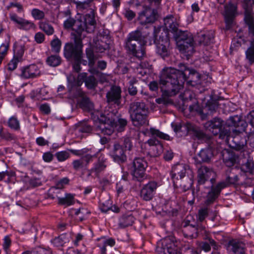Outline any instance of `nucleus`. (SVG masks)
Returning a JSON list of instances; mask_svg holds the SVG:
<instances>
[{"label": "nucleus", "instance_id": "22", "mask_svg": "<svg viewBox=\"0 0 254 254\" xmlns=\"http://www.w3.org/2000/svg\"><path fill=\"white\" fill-rule=\"evenodd\" d=\"M111 156L115 162L118 163L125 162L127 160V156L124 150L119 144H115Z\"/></svg>", "mask_w": 254, "mask_h": 254}, {"label": "nucleus", "instance_id": "62", "mask_svg": "<svg viewBox=\"0 0 254 254\" xmlns=\"http://www.w3.org/2000/svg\"><path fill=\"white\" fill-rule=\"evenodd\" d=\"M124 147L126 150H130L132 145L129 138H125L124 141Z\"/></svg>", "mask_w": 254, "mask_h": 254}, {"label": "nucleus", "instance_id": "63", "mask_svg": "<svg viewBox=\"0 0 254 254\" xmlns=\"http://www.w3.org/2000/svg\"><path fill=\"white\" fill-rule=\"evenodd\" d=\"M40 110L45 114H49L51 112V108L48 104L41 105Z\"/></svg>", "mask_w": 254, "mask_h": 254}, {"label": "nucleus", "instance_id": "6", "mask_svg": "<svg viewBox=\"0 0 254 254\" xmlns=\"http://www.w3.org/2000/svg\"><path fill=\"white\" fill-rule=\"evenodd\" d=\"M179 50L187 56H190L194 51L193 38L188 32H182L177 40Z\"/></svg>", "mask_w": 254, "mask_h": 254}, {"label": "nucleus", "instance_id": "38", "mask_svg": "<svg viewBox=\"0 0 254 254\" xmlns=\"http://www.w3.org/2000/svg\"><path fill=\"white\" fill-rule=\"evenodd\" d=\"M52 52L58 53L60 52L62 46L61 41L56 36L53 39L50 43Z\"/></svg>", "mask_w": 254, "mask_h": 254}, {"label": "nucleus", "instance_id": "10", "mask_svg": "<svg viewBox=\"0 0 254 254\" xmlns=\"http://www.w3.org/2000/svg\"><path fill=\"white\" fill-rule=\"evenodd\" d=\"M154 43L156 46L157 53L162 58L164 59L170 55V51L169 49L170 42L167 37L164 39L160 37L158 40L157 36L155 35Z\"/></svg>", "mask_w": 254, "mask_h": 254}, {"label": "nucleus", "instance_id": "45", "mask_svg": "<svg viewBox=\"0 0 254 254\" xmlns=\"http://www.w3.org/2000/svg\"><path fill=\"white\" fill-rule=\"evenodd\" d=\"M31 14L33 17L36 20H41L45 16L44 12L37 8H34L31 11Z\"/></svg>", "mask_w": 254, "mask_h": 254}, {"label": "nucleus", "instance_id": "39", "mask_svg": "<svg viewBox=\"0 0 254 254\" xmlns=\"http://www.w3.org/2000/svg\"><path fill=\"white\" fill-rule=\"evenodd\" d=\"M246 56L251 64L254 63V40L251 42L250 47L246 51Z\"/></svg>", "mask_w": 254, "mask_h": 254}, {"label": "nucleus", "instance_id": "16", "mask_svg": "<svg viewBox=\"0 0 254 254\" xmlns=\"http://www.w3.org/2000/svg\"><path fill=\"white\" fill-rule=\"evenodd\" d=\"M215 176V172L213 170L206 166H202L200 167L197 171V182L199 185H202L208 179L211 180Z\"/></svg>", "mask_w": 254, "mask_h": 254}, {"label": "nucleus", "instance_id": "42", "mask_svg": "<svg viewBox=\"0 0 254 254\" xmlns=\"http://www.w3.org/2000/svg\"><path fill=\"white\" fill-rule=\"evenodd\" d=\"M149 132L151 135L154 137H158L161 139H164L165 140H169L170 136L166 134H165L159 130L155 129L154 128H150L149 130Z\"/></svg>", "mask_w": 254, "mask_h": 254}, {"label": "nucleus", "instance_id": "60", "mask_svg": "<svg viewBox=\"0 0 254 254\" xmlns=\"http://www.w3.org/2000/svg\"><path fill=\"white\" fill-rule=\"evenodd\" d=\"M224 160L226 166L228 167L233 166L236 161L235 157L232 155H231V156L228 159H224Z\"/></svg>", "mask_w": 254, "mask_h": 254}, {"label": "nucleus", "instance_id": "21", "mask_svg": "<svg viewBox=\"0 0 254 254\" xmlns=\"http://www.w3.org/2000/svg\"><path fill=\"white\" fill-rule=\"evenodd\" d=\"M138 42H136V41L128 40H126L125 48L133 56H135L138 58L143 57L145 54V51L143 48H141L140 50H137L136 44Z\"/></svg>", "mask_w": 254, "mask_h": 254}, {"label": "nucleus", "instance_id": "41", "mask_svg": "<svg viewBox=\"0 0 254 254\" xmlns=\"http://www.w3.org/2000/svg\"><path fill=\"white\" fill-rule=\"evenodd\" d=\"M127 125V121L125 119H119L116 122H115V130L118 132H122L124 130L125 127Z\"/></svg>", "mask_w": 254, "mask_h": 254}, {"label": "nucleus", "instance_id": "5", "mask_svg": "<svg viewBox=\"0 0 254 254\" xmlns=\"http://www.w3.org/2000/svg\"><path fill=\"white\" fill-rule=\"evenodd\" d=\"M67 80L68 82L67 87L70 91L72 90L74 88H78L83 84L85 83V86L88 89H93L97 85V81L93 75L87 76L86 72H82L79 73L77 77L72 74H70L67 76Z\"/></svg>", "mask_w": 254, "mask_h": 254}, {"label": "nucleus", "instance_id": "48", "mask_svg": "<svg viewBox=\"0 0 254 254\" xmlns=\"http://www.w3.org/2000/svg\"><path fill=\"white\" fill-rule=\"evenodd\" d=\"M12 7H16L17 8V12L18 13H21L23 12V7L22 5L17 1H13L9 3V5H8L6 7L7 9H9Z\"/></svg>", "mask_w": 254, "mask_h": 254}, {"label": "nucleus", "instance_id": "56", "mask_svg": "<svg viewBox=\"0 0 254 254\" xmlns=\"http://www.w3.org/2000/svg\"><path fill=\"white\" fill-rule=\"evenodd\" d=\"M4 174V178L6 176L8 177L6 182L7 183H10L12 180L15 177V173L12 171H3Z\"/></svg>", "mask_w": 254, "mask_h": 254}, {"label": "nucleus", "instance_id": "53", "mask_svg": "<svg viewBox=\"0 0 254 254\" xmlns=\"http://www.w3.org/2000/svg\"><path fill=\"white\" fill-rule=\"evenodd\" d=\"M189 110L190 113L192 114L195 113L201 114L202 112V110L197 103H194L190 105L189 106Z\"/></svg>", "mask_w": 254, "mask_h": 254}, {"label": "nucleus", "instance_id": "7", "mask_svg": "<svg viewBox=\"0 0 254 254\" xmlns=\"http://www.w3.org/2000/svg\"><path fill=\"white\" fill-rule=\"evenodd\" d=\"M147 167V163L143 158H135L132 162V176L138 181H142L145 177Z\"/></svg>", "mask_w": 254, "mask_h": 254}, {"label": "nucleus", "instance_id": "1", "mask_svg": "<svg viewBox=\"0 0 254 254\" xmlns=\"http://www.w3.org/2000/svg\"><path fill=\"white\" fill-rule=\"evenodd\" d=\"M184 67L183 71H180L172 67L164 68L160 76V84L161 88L165 87V90L171 91L176 94L184 87L185 81L191 86L200 84V74L193 69L187 68L185 65L181 64L180 67Z\"/></svg>", "mask_w": 254, "mask_h": 254}, {"label": "nucleus", "instance_id": "24", "mask_svg": "<svg viewBox=\"0 0 254 254\" xmlns=\"http://www.w3.org/2000/svg\"><path fill=\"white\" fill-rule=\"evenodd\" d=\"M106 167V160L104 157L100 156L98 161L94 164L93 167L89 170V175L94 173L96 177H98L100 173L104 171Z\"/></svg>", "mask_w": 254, "mask_h": 254}, {"label": "nucleus", "instance_id": "34", "mask_svg": "<svg viewBox=\"0 0 254 254\" xmlns=\"http://www.w3.org/2000/svg\"><path fill=\"white\" fill-rule=\"evenodd\" d=\"M73 199V195L70 193L66 194L65 197H58V203L65 206H69L73 204L74 202Z\"/></svg>", "mask_w": 254, "mask_h": 254}, {"label": "nucleus", "instance_id": "25", "mask_svg": "<svg viewBox=\"0 0 254 254\" xmlns=\"http://www.w3.org/2000/svg\"><path fill=\"white\" fill-rule=\"evenodd\" d=\"M84 20V22H82V25L84 26V30H85L88 32L93 31L96 24L94 11L92 10L90 13L86 14Z\"/></svg>", "mask_w": 254, "mask_h": 254}, {"label": "nucleus", "instance_id": "19", "mask_svg": "<svg viewBox=\"0 0 254 254\" xmlns=\"http://www.w3.org/2000/svg\"><path fill=\"white\" fill-rule=\"evenodd\" d=\"M84 26L82 25L81 20H75L71 17L66 19L64 23V27L65 29L75 31L78 34L84 31Z\"/></svg>", "mask_w": 254, "mask_h": 254}, {"label": "nucleus", "instance_id": "28", "mask_svg": "<svg viewBox=\"0 0 254 254\" xmlns=\"http://www.w3.org/2000/svg\"><path fill=\"white\" fill-rule=\"evenodd\" d=\"M186 128L187 130L188 134L192 136L195 138L200 140L205 137V134L202 131L195 127L190 123H187Z\"/></svg>", "mask_w": 254, "mask_h": 254}, {"label": "nucleus", "instance_id": "15", "mask_svg": "<svg viewBox=\"0 0 254 254\" xmlns=\"http://www.w3.org/2000/svg\"><path fill=\"white\" fill-rule=\"evenodd\" d=\"M237 9L236 4L229 3L225 5L224 16L226 23V29L230 28L233 20L237 15Z\"/></svg>", "mask_w": 254, "mask_h": 254}, {"label": "nucleus", "instance_id": "14", "mask_svg": "<svg viewBox=\"0 0 254 254\" xmlns=\"http://www.w3.org/2000/svg\"><path fill=\"white\" fill-rule=\"evenodd\" d=\"M97 156V154H86L79 159L74 160L72 163L73 168L75 171L86 169L89 164L92 162L93 158Z\"/></svg>", "mask_w": 254, "mask_h": 254}, {"label": "nucleus", "instance_id": "46", "mask_svg": "<svg viewBox=\"0 0 254 254\" xmlns=\"http://www.w3.org/2000/svg\"><path fill=\"white\" fill-rule=\"evenodd\" d=\"M55 156L59 161L63 162L67 159L70 155L67 151H62L57 152Z\"/></svg>", "mask_w": 254, "mask_h": 254}, {"label": "nucleus", "instance_id": "31", "mask_svg": "<svg viewBox=\"0 0 254 254\" xmlns=\"http://www.w3.org/2000/svg\"><path fill=\"white\" fill-rule=\"evenodd\" d=\"M212 156V151L210 148L203 149L200 150L197 156L199 163L208 162Z\"/></svg>", "mask_w": 254, "mask_h": 254}, {"label": "nucleus", "instance_id": "18", "mask_svg": "<svg viewBox=\"0 0 254 254\" xmlns=\"http://www.w3.org/2000/svg\"><path fill=\"white\" fill-rule=\"evenodd\" d=\"M178 251L176 244L170 238L162 241L161 249L159 250V254H177Z\"/></svg>", "mask_w": 254, "mask_h": 254}, {"label": "nucleus", "instance_id": "12", "mask_svg": "<svg viewBox=\"0 0 254 254\" xmlns=\"http://www.w3.org/2000/svg\"><path fill=\"white\" fill-rule=\"evenodd\" d=\"M157 12L153 9L147 7L141 12L138 16V20L142 25L154 22L156 19Z\"/></svg>", "mask_w": 254, "mask_h": 254}, {"label": "nucleus", "instance_id": "36", "mask_svg": "<svg viewBox=\"0 0 254 254\" xmlns=\"http://www.w3.org/2000/svg\"><path fill=\"white\" fill-rule=\"evenodd\" d=\"M150 146H152V149H156V153H154L155 156L159 155L162 152L163 147L161 144L158 143V141L154 139H150L147 141Z\"/></svg>", "mask_w": 254, "mask_h": 254}, {"label": "nucleus", "instance_id": "26", "mask_svg": "<svg viewBox=\"0 0 254 254\" xmlns=\"http://www.w3.org/2000/svg\"><path fill=\"white\" fill-rule=\"evenodd\" d=\"M187 167L183 164L175 165L171 171L172 178L175 180L183 179L186 175Z\"/></svg>", "mask_w": 254, "mask_h": 254}, {"label": "nucleus", "instance_id": "2", "mask_svg": "<svg viewBox=\"0 0 254 254\" xmlns=\"http://www.w3.org/2000/svg\"><path fill=\"white\" fill-rule=\"evenodd\" d=\"M228 130H223L224 122L220 118H215L204 124L205 128L214 135L219 134V138L226 140L228 143L231 137L235 138L241 132L245 131L247 124L238 116L230 117L227 122Z\"/></svg>", "mask_w": 254, "mask_h": 254}, {"label": "nucleus", "instance_id": "4", "mask_svg": "<svg viewBox=\"0 0 254 254\" xmlns=\"http://www.w3.org/2000/svg\"><path fill=\"white\" fill-rule=\"evenodd\" d=\"M75 46L71 43H66L64 47V55L66 59L73 58L75 62L73 64V68L74 71L78 72L81 68L80 62L82 55V45L80 38L76 37L74 39Z\"/></svg>", "mask_w": 254, "mask_h": 254}, {"label": "nucleus", "instance_id": "51", "mask_svg": "<svg viewBox=\"0 0 254 254\" xmlns=\"http://www.w3.org/2000/svg\"><path fill=\"white\" fill-rule=\"evenodd\" d=\"M11 245V241L9 236H5L3 238L2 244L3 249L6 253H7Z\"/></svg>", "mask_w": 254, "mask_h": 254}, {"label": "nucleus", "instance_id": "13", "mask_svg": "<svg viewBox=\"0 0 254 254\" xmlns=\"http://www.w3.org/2000/svg\"><path fill=\"white\" fill-rule=\"evenodd\" d=\"M158 187L157 182H149L142 188L140 192L141 197L146 201L151 200L154 196Z\"/></svg>", "mask_w": 254, "mask_h": 254}, {"label": "nucleus", "instance_id": "54", "mask_svg": "<svg viewBox=\"0 0 254 254\" xmlns=\"http://www.w3.org/2000/svg\"><path fill=\"white\" fill-rule=\"evenodd\" d=\"M208 215V209L202 208L198 211V219L200 221H203Z\"/></svg>", "mask_w": 254, "mask_h": 254}, {"label": "nucleus", "instance_id": "61", "mask_svg": "<svg viewBox=\"0 0 254 254\" xmlns=\"http://www.w3.org/2000/svg\"><path fill=\"white\" fill-rule=\"evenodd\" d=\"M124 14L128 20H132L135 16V13L129 9H126Z\"/></svg>", "mask_w": 254, "mask_h": 254}, {"label": "nucleus", "instance_id": "11", "mask_svg": "<svg viewBox=\"0 0 254 254\" xmlns=\"http://www.w3.org/2000/svg\"><path fill=\"white\" fill-rule=\"evenodd\" d=\"M9 18L21 30L28 31L35 28V25L33 22L19 17L14 13H10Z\"/></svg>", "mask_w": 254, "mask_h": 254}, {"label": "nucleus", "instance_id": "23", "mask_svg": "<svg viewBox=\"0 0 254 254\" xmlns=\"http://www.w3.org/2000/svg\"><path fill=\"white\" fill-rule=\"evenodd\" d=\"M121 89L116 86H112L110 90L107 93V98L108 102H114L119 105L120 103Z\"/></svg>", "mask_w": 254, "mask_h": 254}, {"label": "nucleus", "instance_id": "9", "mask_svg": "<svg viewBox=\"0 0 254 254\" xmlns=\"http://www.w3.org/2000/svg\"><path fill=\"white\" fill-rule=\"evenodd\" d=\"M20 77L25 79L35 78L41 74L39 67L35 64L23 66L20 68Z\"/></svg>", "mask_w": 254, "mask_h": 254}, {"label": "nucleus", "instance_id": "3", "mask_svg": "<svg viewBox=\"0 0 254 254\" xmlns=\"http://www.w3.org/2000/svg\"><path fill=\"white\" fill-rule=\"evenodd\" d=\"M129 112L134 126L139 127L148 123V108L143 102H134L130 104Z\"/></svg>", "mask_w": 254, "mask_h": 254}, {"label": "nucleus", "instance_id": "33", "mask_svg": "<svg viewBox=\"0 0 254 254\" xmlns=\"http://www.w3.org/2000/svg\"><path fill=\"white\" fill-rule=\"evenodd\" d=\"M39 28L48 35H52L54 33V28L51 24L46 21H41L39 23Z\"/></svg>", "mask_w": 254, "mask_h": 254}, {"label": "nucleus", "instance_id": "8", "mask_svg": "<svg viewBox=\"0 0 254 254\" xmlns=\"http://www.w3.org/2000/svg\"><path fill=\"white\" fill-rule=\"evenodd\" d=\"M115 121L105 116H101L99 119L97 130L105 134L110 135L115 131Z\"/></svg>", "mask_w": 254, "mask_h": 254}, {"label": "nucleus", "instance_id": "59", "mask_svg": "<svg viewBox=\"0 0 254 254\" xmlns=\"http://www.w3.org/2000/svg\"><path fill=\"white\" fill-rule=\"evenodd\" d=\"M76 4L77 8L81 10L86 9L90 6V4L86 1H78L76 2Z\"/></svg>", "mask_w": 254, "mask_h": 254}, {"label": "nucleus", "instance_id": "55", "mask_svg": "<svg viewBox=\"0 0 254 254\" xmlns=\"http://www.w3.org/2000/svg\"><path fill=\"white\" fill-rule=\"evenodd\" d=\"M45 39L44 34L40 32H37L35 34L34 39L36 42L38 44L42 43Z\"/></svg>", "mask_w": 254, "mask_h": 254}, {"label": "nucleus", "instance_id": "30", "mask_svg": "<svg viewBox=\"0 0 254 254\" xmlns=\"http://www.w3.org/2000/svg\"><path fill=\"white\" fill-rule=\"evenodd\" d=\"M78 96L81 97V100L79 102V106L85 110H90L93 107V104L90 101L88 98L84 96V92L80 89L77 90Z\"/></svg>", "mask_w": 254, "mask_h": 254}, {"label": "nucleus", "instance_id": "47", "mask_svg": "<svg viewBox=\"0 0 254 254\" xmlns=\"http://www.w3.org/2000/svg\"><path fill=\"white\" fill-rule=\"evenodd\" d=\"M69 183V179L66 178H64L57 182L55 187H53L51 189H62L64 187V186L68 184Z\"/></svg>", "mask_w": 254, "mask_h": 254}, {"label": "nucleus", "instance_id": "43", "mask_svg": "<svg viewBox=\"0 0 254 254\" xmlns=\"http://www.w3.org/2000/svg\"><path fill=\"white\" fill-rule=\"evenodd\" d=\"M67 241V239L65 238V236L64 235H61L58 237H56L52 240L53 244L57 247H59L62 246Z\"/></svg>", "mask_w": 254, "mask_h": 254}, {"label": "nucleus", "instance_id": "64", "mask_svg": "<svg viewBox=\"0 0 254 254\" xmlns=\"http://www.w3.org/2000/svg\"><path fill=\"white\" fill-rule=\"evenodd\" d=\"M247 118L250 124L254 127V110L247 115Z\"/></svg>", "mask_w": 254, "mask_h": 254}, {"label": "nucleus", "instance_id": "52", "mask_svg": "<svg viewBox=\"0 0 254 254\" xmlns=\"http://www.w3.org/2000/svg\"><path fill=\"white\" fill-rule=\"evenodd\" d=\"M18 62V58L14 57L7 64L8 69L11 71L14 70L17 67Z\"/></svg>", "mask_w": 254, "mask_h": 254}, {"label": "nucleus", "instance_id": "49", "mask_svg": "<svg viewBox=\"0 0 254 254\" xmlns=\"http://www.w3.org/2000/svg\"><path fill=\"white\" fill-rule=\"evenodd\" d=\"M141 36V33L139 31H135L130 33L127 38L128 40L130 41H136V42H138V41L140 39Z\"/></svg>", "mask_w": 254, "mask_h": 254}, {"label": "nucleus", "instance_id": "57", "mask_svg": "<svg viewBox=\"0 0 254 254\" xmlns=\"http://www.w3.org/2000/svg\"><path fill=\"white\" fill-rule=\"evenodd\" d=\"M100 240L102 241V243L106 247L107 246L113 247L115 244V240L112 238H109L107 239L104 238H102Z\"/></svg>", "mask_w": 254, "mask_h": 254}, {"label": "nucleus", "instance_id": "50", "mask_svg": "<svg viewBox=\"0 0 254 254\" xmlns=\"http://www.w3.org/2000/svg\"><path fill=\"white\" fill-rule=\"evenodd\" d=\"M211 38L208 35L202 34L199 36L198 42L201 45H207L210 43Z\"/></svg>", "mask_w": 254, "mask_h": 254}, {"label": "nucleus", "instance_id": "29", "mask_svg": "<svg viewBox=\"0 0 254 254\" xmlns=\"http://www.w3.org/2000/svg\"><path fill=\"white\" fill-rule=\"evenodd\" d=\"M245 21L248 25L249 32L254 36V12L246 9L245 12Z\"/></svg>", "mask_w": 254, "mask_h": 254}, {"label": "nucleus", "instance_id": "35", "mask_svg": "<svg viewBox=\"0 0 254 254\" xmlns=\"http://www.w3.org/2000/svg\"><path fill=\"white\" fill-rule=\"evenodd\" d=\"M61 63V58L59 55H51L46 60V63L50 66H57Z\"/></svg>", "mask_w": 254, "mask_h": 254}, {"label": "nucleus", "instance_id": "20", "mask_svg": "<svg viewBox=\"0 0 254 254\" xmlns=\"http://www.w3.org/2000/svg\"><path fill=\"white\" fill-rule=\"evenodd\" d=\"M227 187V184L224 182L218 183L215 187H212L207 195L205 204L209 205L214 202L219 195L222 189Z\"/></svg>", "mask_w": 254, "mask_h": 254}, {"label": "nucleus", "instance_id": "32", "mask_svg": "<svg viewBox=\"0 0 254 254\" xmlns=\"http://www.w3.org/2000/svg\"><path fill=\"white\" fill-rule=\"evenodd\" d=\"M86 56L88 60V65L90 66L88 71L91 73L95 74L97 70L93 68V66L95 63L96 58L93 51L90 50L86 51Z\"/></svg>", "mask_w": 254, "mask_h": 254}, {"label": "nucleus", "instance_id": "44", "mask_svg": "<svg viewBox=\"0 0 254 254\" xmlns=\"http://www.w3.org/2000/svg\"><path fill=\"white\" fill-rule=\"evenodd\" d=\"M238 181V176L237 175H235L233 173H232L227 177L226 181L224 182L227 184V187H228L229 185L237 184Z\"/></svg>", "mask_w": 254, "mask_h": 254}, {"label": "nucleus", "instance_id": "17", "mask_svg": "<svg viewBox=\"0 0 254 254\" xmlns=\"http://www.w3.org/2000/svg\"><path fill=\"white\" fill-rule=\"evenodd\" d=\"M227 250L230 254H246L245 244L237 240H232L229 242Z\"/></svg>", "mask_w": 254, "mask_h": 254}, {"label": "nucleus", "instance_id": "40", "mask_svg": "<svg viewBox=\"0 0 254 254\" xmlns=\"http://www.w3.org/2000/svg\"><path fill=\"white\" fill-rule=\"evenodd\" d=\"M8 127L14 130H18L20 128L19 121L16 116L11 117L8 120Z\"/></svg>", "mask_w": 254, "mask_h": 254}, {"label": "nucleus", "instance_id": "27", "mask_svg": "<svg viewBox=\"0 0 254 254\" xmlns=\"http://www.w3.org/2000/svg\"><path fill=\"white\" fill-rule=\"evenodd\" d=\"M164 25L166 29L172 32H176L177 30L179 25V19L174 17L173 15L167 16L164 19Z\"/></svg>", "mask_w": 254, "mask_h": 254}, {"label": "nucleus", "instance_id": "37", "mask_svg": "<svg viewBox=\"0 0 254 254\" xmlns=\"http://www.w3.org/2000/svg\"><path fill=\"white\" fill-rule=\"evenodd\" d=\"M134 220V218L132 215L123 216L120 220V224L124 227L131 225Z\"/></svg>", "mask_w": 254, "mask_h": 254}, {"label": "nucleus", "instance_id": "58", "mask_svg": "<svg viewBox=\"0 0 254 254\" xmlns=\"http://www.w3.org/2000/svg\"><path fill=\"white\" fill-rule=\"evenodd\" d=\"M34 254H52V253L50 250L37 248L34 249Z\"/></svg>", "mask_w": 254, "mask_h": 254}]
</instances>
